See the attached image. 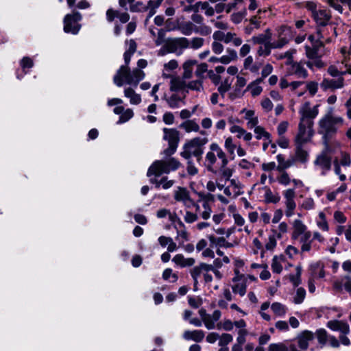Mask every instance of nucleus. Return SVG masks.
<instances>
[{"label": "nucleus", "instance_id": "obj_1", "mask_svg": "<svg viewBox=\"0 0 351 351\" xmlns=\"http://www.w3.org/2000/svg\"><path fill=\"white\" fill-rule=\"evenodd\" d=\"M210 151L206 154L205 160L207 162V169L210 171H213V167L217 162V157L221 160V166L219 171L223 178L226 180H231L233 170L227 167L228 159L226 154L223 152L222 148L216 143H213L210 145Z\"/></svg>", "mask_w": 351, "mask_h": 351}, {"label": "nucleus", "instance_id": "obj_2", "mask_svg": "<svg viewBox=\"0 0 351 351\" xmlns=\"http://www.w3.org/2000/svg\"><path fill=\"white\" fill-rule=\"evenodd\" d=\"M145 76V73L141 69H134L131 71L129 66L122 65L114 75L113 81L119 87L124 84L136 87Z\"/></svg>", "mask_w": 351, "mask_h": 351}, {"label": "nucleus", "instance_id": "obj_3", "mask_svg": "<svg viewBox=\"0 0 351 351\" xmlns=\"http://www.w3.org/2000/svg\"><path fill=\"white\" fill-rule=\"evenodd\" d=\"M342 117L335 115L330 109L319 121L318 133L325 138L335 134L339 127L343 124Z\"/></svg>", "mask_w": 351, "mask_h": 351}, {"label": "nucleus", "instance_id": "obj_4", "mask_svg": "<svg viewBox=\"0 0 351 351\" xmlns=\"http://www.w3.org/2000/svg\"><path fill=\"white\" fill-rule=\"evenodd\" d=\"M180 165V162L175 158L156 160L149 167L147 176L148 177L152 176H154V178L159 177L163 173L168 174L172 171H176Z\"/></svg>", "mask_w": 351, "mask_h": 351}, {"label": "nucleus", "instance_id": "obj_5", "mask_svg": "<svg viewBox=\"0 0 351 351\" xmlns=\"http://www.w3.org/2000/svg\"><path fill=\"white\" fill-rule=\"evenodd\" d=\"M208 141L206 137H195L191 139L184 145L183 151L180 153L181 156L186 160H190L191 156H194L199 161L204 153V146Z\"/></svg>", "mask_w": 351, "mask_h": 351}, {"label": "nucleus", "instance_id": "obj_6", "mask_svg": "<svg viewBox=\"0 0 351 351\" xmlns=\"http://www.w3.org/2000/svg\"><path fill=\"white\" fill-rule=\"evenodd\" d=\"M314 122L300 120L298 125V132L294 143H306L309 142L314 134L313 129Z\"/></svg>", "mask_w": 351, "mask_h": 351}, {"label": "nucleus", "instance_id": "obj_7", "mask_svg": "<svg viewBox=\"0 0 351 351\" xmlns=\"http://www.w3.org/2000/svg\"><path fill=\"white\" fill-rule=\"evenodd\" d=\"M163 139L168 142L169 147L164 150V154L167 156H170L173 154L178 147L180 141L179 132L174 128H164L163 129Z\"/></svg>", "mask_w": 351, "mask_h": 351}, {"label": "nucleus", "instance_id": "obj_8", "mask_svg": "<svg viewBox=\"0 0 351 351\" xmlns=\"http://www.w3.org/2000/svg\"><path fill=\"white\" fill-rule=\"evenodd\" d=\"M81 19V14L73 10L71 14H66L64 18V31L77 34L81 28V25L78 23Z\"/></svg>", "mask_w": 351, "mask_h": 351}, {"label": "nucleus", "instance_id": "obj_9", "mask_svg": "<svg viewBox=\"0 0 351 351\" xmlns=\"http://www.w3.org/2000/svg\"><path fill=\"white\" fill-rule=\"evenodd\" d=\"M178 29L180 32L185 36H190L194 32L206 36L210 35L212 32L210 27L208 25L197 26L191 21H186L182 23Z\"/></svg>", "mask_w": 351, "mask_h": 351}, {"label": "nucleus", "instance_id": "obj_10", "mask_svg": "<svg viewBox=\"0 0 351 351\" xmlns=\"http://www.w3.org/2000/svg\"><path fill=\"white\" fill-rule=\"evenodd\" d=\"M165 40L169 51L178 56L182 54L184 50L189 49V39L186 37L168 38Z\"/></svg>", "mask_w": 351, "mask_h": 351}, {"label": "nucleus", "instance_id": "obj_11", "mask_svg": "<svg viewBox=\"0 0 351 351\" xmlns=\"http://www.w3.org/2000/svg\"><path fill=\"white\" fill-rule=\"evenodd\" d=\"M317 36L323 40L326 44L332 43V36L336 38L337 36L336 24L333 22L328 25L316 27Z\"/></svg>", "mask_w": 351, "mask_h": 351}, {"label": "nucleus", "instance_id": "obj_12", "mask_svg": "<svg viewBox=\"0 0 351 351\" xmlns=\"http://www.w3.org/2000/svg\"><path fill=\"white\" fill-rule=\"evenodd\" d=\"M304 48L306 57L311 60V61L306 62V65L308 68L312 69L313 66H315L320 69L325 66V64L321 60V57L322 56L321 53H318L309 45H305Z\"/></svg>", "mask_w": 351, "mask_h": 351}, {"label": "nucleus", "instance_id": "obj_13", "mask_svg": "<svg viewBox=\"0 0 351 351\" xmlns=\"http://www.w3.org/2000/svg\"><path fill=\"white\" fill-rule=\"evenodd\" d=\"M314 166L317 170L321 171V174L324 176L331 169V157L325 152L318 154L313 162Z\"/></svg>", "mask_w": 351, "mask_h": 351}, {"label": "nucleus", "instance_id": "obj_14", "mask_svg": "<svg viewBox=\"0 0 351 351\" xmlns=\"http://www.w3.org/2000/svg\"><path fill=\"white\" fill-rule=\"evenodd\" d=\"M332 290L337 293H342L343 290L351 295V276L344 275L333 280Z\"/></svg>", "mask_w": 351, "mask_h": 351}, {"label": "nucleus", "instance_id": "obj_15", "mask_svg": "<svg viewBox=\"0 0 351 351\" xmlns=\"http://www.w3.org/2000/svg\"><path fill=\"white\" fill-rule=\"evenodd\" d=\"M283 195L285 199V215L287 217H290L294 214V210L296 208V203L295 202V192L294 189L285 190L283 192Z\"/></svg>", "mask_w": 351, "mask_h": 351}, {"label": "nucleus", "instance_id": "obj_16", "mask_svg": "<svg viewBox=\"0 0 351 351\" xmlns=\"http://www.w3.org/2000/svg\"><path fill=\"white\" fill-rule=\"evenodd\" d=\"M106 20L109 23L114 21L115 18H118L122 23H128L130 19V14L127 12H121L119 10L109 8L106 12Z\"/></svg>", "mask_w": 351, "mask_h": 351}, {"label": "nucleus", "instance_id": "obj_17", "mask_svg": "<svg viewBox=\"0 0 351 351\" xmlns=\"http://www.w3.org/2000/svg\"><path fill=\"white\" fill-rule=\"evenodd\" d=\"M314 21L316 23V27H319L328 25L331 21V13L330 10H319L313 16Z\"/></svg>", "mask_w": 351, "mask_h": 351}, {"label": "nucleus", "instance_id": "obj_18", "mask_svg": "<svg viewBox=\"0 0 351 351\" xmlns=\"http://www.w3.org/2000/svg\"><path fill=\"white\" fill-rule=\"evenodd\" d=\"M314 337L313 332L309 330H304L297 335L295 339L300 350H306L308 347L309 342L313 341Z\"/></svg>", "mask_w": 351, "mask_h": 351}, {"label": "nucleus", "instance_id": "obj_19", "mask_svg": "<svg viewBox=\"0 0 351 351\" xmlns=\"http://www.w3.org/2000/svg\"><path fill=\"white\" fill-rule=\"evenodd\" d=\"M288 73L289 75H295L298 77L305 79L308 76V72L304 66L300 63L292 61L291 63L288 64Z\"/></svg>", "mask_w": 351, "mask_h": 351}, {"label": "nucleus", "instance_id": "obj_20", "mask_svg": "<svg viewBox=\"0 0 351 351\" xmlns=\"http://www.w3.org/2000/svg\"><path fill=\"white\" fill-rule=\"evenodd\" d=\"M300 113L301 114L300 120L314 122L313 119L318 114L317 106L311 108L309 104L306 103L302 108L300 109Z\"/></svg>", "mask_w": 351, "mask_h": 351}, {"label": "nucleus", "instance_id": "obj_21", "mask_svg": "<svg viewBox=\"0 0 351 351\" xmlns=\"http://www.w3.org/2000/svg\"><path fill=\"white\" fill-rule=\"evenodd\" d=\"M287 344L284 342L271 343L268 346V351H301L298 350L292 341H287Z\"/></svg>", "mask_w": 351, "mask_h": 351}, {"label": "nucleus", "instance_id": "obj_22", "mask_svg": "<svg viewBox=\"0 0 351 351\" xmlns=\"http://www.w3.org/2000/svg\"><path fill=\"white\" fill-rule=\"evenodd\" d=\"M304 143H295V155L293 157L295 163L299 162L300 163H306L308 160V153L304 148Z\"/></svg>", "mask_w": 351, "mask_h": 351}, {"label": "nucleus", "instance_id": "obj_23", "mask_svg": "<svg viewBox=\"0 0 351 351\" xmlns=\"http://www.w3.org/2000/svg\"><path fill=\"white\" fill-rule=\"evenodd\" d=\"M199 9L202 10H204V14L207 16H212L215 14L214 8L209 5V3L206 1L202 2L199 1L196 3L194 5H192L189 8H186L184 9L185 11L193 10L194 12H197Z\"/></svg>", "mask_w": 351, "mask_h": 351}, {"label": "nucleus", "instance_id": "obj_24", "mask_svg": "<svg viewBox=\"0 0 351 351\" xmlns=\"http://www.w3.org/2000/svg\"><path fill=\"white\" fill-rule=\"evenodd\" d=\"M320 86L324 90L337 89L343 86V78L339 77L337 79H324Z\"/></svg>", "mask_w": 351, "mask_h": 351}, {"label": "nucleus", "instance_id": "obj_25", "mask_svg": "<svg viewBox=\"0 0 351 351\" xmlns=\"http://www.w3.org/2000/svg\"><path fill=\"white\" fill-rule=\"evenodd\" d=\"M280 32L279 33L278 39L273 43L270 41V46L271 49H281L289 43V39L286 37L281 36V34L287 32H290L291 28L289 27L282 25L280 27Z\"/></svg>", "mask_w": 351, "mask_h": 351}, {"label": "nucleus", "instance_id": "obj_26", "mask_svg": "<svg viewBox=\"0 0 351 351\" xmlns=\"http://www.w3.org/2000/svg\"><path fill=\"white\" fill-rule=\"evenodd\" d=\"M308 231L306 226L301 220L295 219L293 223L291 239L297 240L301 234H303Z\"/></svg>", "mask_w": 351, "mask_h": 351}, {"label": "nucleus", "instance_id": "obj_27", "mask_svg": "<svg viewBox=\"0 0 351 351\" xmlns=\"http://www.w3.org/2000/svg\"><path fill=\"white\" fill-rule=\"evenodd\" d=\"M150 182L155 185L156 189L162 187L163 189H169L175 184L174 180H169L167 176H163L160 180L157 178H150Z\"/></svg>", "mask_w": 351, "mask_h": 351}, {"label": "nucleus", "instance_id": "obj_28", "mask_svg": "<svg viewBox=\"0 0 351 351\" xmlns=\"http://www.w3.org/2000/svg\"><path fill=\"white\" fill-rule=\"evenodd\" d=\"M249 23L244 28V32L250 35L253 33L254 31L257 30L261 28L262 21L261 16H258V15H254L252 16L249 20Z\"/></svg>", "mask_w": 351, "mask_h": 351}, {"label": "nucleus", "instance_id": "obj_29", "mask_svg": "<svg viewBox=\"0 0 351 351\" xmlns=\"http://www.w3.org/2000/svg\"><path fill=\"white\" fill-rule=\"evenodd\" d=\"M205 336V333L202 330H185L182 334V337L186 340H192L195 342H201Z\"/></svg>", "mask_w": 351, "mask_h": 351}, {"label": "nucleus", "instance_id": "obj_30", "mask_svg": "<svg viewBox=\"0 0 351 351\" xmlns=\"http://www.w3.org/2000/svg\"><path fill=\"white\" fill-rule=\"evenodd\" d=\"M210 241V247H220L230 248L233 247V244L227 241L224 237H216L213 234H210L208 237Z\"/></svg>", "mask_w": 351, "mask_h": 351}, {"label": "nucleus", "instance_id": "obj_31", "mask_svg": "<svg viewBox=\"0 0 351 351\" xmlns=\"http://www.w3.org/2000/svg\"><path fill=\"white\" fill-rule=\"evenodd\" d=\"M271 39V32L269 29H267L264 34H260L257 36H254L251 38V41L254 45H265L267 43H270Z\"/></svg>", "mask_w": 351, "mask_h": 351}, {"label": "nucleus", "instance_id": "obj_32", "mask_svg": "<svg viewBox=\"0 0 351 351\" xmlns=\"http://www.w3.org/2000/svg\"><path fill=\"white\" fill-rule=\"evenodd\" d=\"M311 232L310 231L301 234L299 237L300 243H301V252H309L311 250V243L313 239H311Z\"/></svg>", "mask_w": 351, "mask_h": 351}, {"label": "nucleus", "instance_id": "obj_33", "mask_svg": "<svg viewBox=\"0 0 351 351\" xmlns=\"http://www.w3.org/2000/svg\"><path fill=\"white\" fill-rule=\"evenodd\" d=\"M197 64L195 60H188L185 61L182 65L183 68V79H191L193 77V67Z\"/></svg>", "mask_w": 351, "mask_h": 351}, {"label": "nucleus", "instance_id": "obj_34", "mask_svg": "<svg viewBox=\"0 0 351 351\" xmlns=\"http://www.w3.org/2000/svg\"><path fill=\"white\" fill-rule=\"evenodd\" d=\"M124 96L130 99V103L132 105H138L142 101L141 95L136 93L132 87L124 89Z\"/></svg>", "mask_w": 351, "mask_h": 351}, {"label": "nucleus", "instance_id": "obj_35", "mask_svg": "<svg viewBox=\"0 0 351 351\" xmlns=\"http://www.w3.org/2000/svg\"><path fill=\"white\" fill-rule=\"evenodd\" d=\"M172 261L182 267L192 266L195 262L193 258H184L181 254H176L173 258Z\"/></svg>", "mask_w": 351, "mask_h": 351}, {"label": "nucleus", "instance_id": "obj_36", "mask_svg": "<svg viewBox=\"0 0 351 351\" xmlns=\"http://www.w3.org/2000/svg\"><path fill=\"white\" fill-rule=\"evenodd\" d=\"M179 128L184 130L186 132L189 133L191 132H197L199 131V125L193 119H188L182 122Z\"/></svg>", "mask_w": 351, "mask_h": 351}, {"label": "nucleus", "instance_id": "obj_37", "mask_svg": "<svg viewBox=\"0 0 351 351\" xmlns=\"http://www.w3.org/2000/svg\"><path fill=\"white\" fill-rule=\"evenodd\" d=\"M195 212L204 220H208L210 218L212 214V208L210 206L202 205V208L199 204L195 205Z\"/></svg>", "mask_w": 351, "mask_h": 351}, {"label": "nucleus", "instance_id": "obj_38", "mask_svg": "<svg viewBox=\"0 0 351 351\" xmlns=\"http://www.w3.org/2000/svg\"><path fill=\"white\" fill-rule=\"evenodd\" d=\"M233 340V337L232 335L228 333H223L222 335H219V346L221 347L219 351H229V348H228V345L232 342Z\"/></svg>", "mask_w": 351, "mask_h": 351}, {"label": "nucleus", "instance_id": "obj_39", "mask_svg": "<svg viewBox=\"0 0 351 351\" xmlns=\"http://www.w3.org/2000/svg\"><path fill=\"white\" fill-rule=\"evenodd\" d=\"M276 158L278 162L276 169L279 171H282L295 164L293 158L286 160L282 154H278Z\"/></svg>", "mask_w": 351, "mask_h": 351}, {"label": "nucleus", "instance_id": "obj_40", "mask_svg": "<svg viewBox=\"0 0 351 351\" xmlns=\"http://www.w3.org/2000/svg\"><path fill=\"white\" fill-rule=\"evenodd\" d=\"M243 112H245V119L247 120V125L248 128L252 129L257 126L258 123V119L257 117L254 116V111L252 110H243Z\"/></svg>", "mask_w": 351, "mask_h": 351}, {"label": "nucleus", "instance_id": "obj_41", "mask_svg": "<svg viewBox=\"0 0 351 351\" xmlns=\"http://www.w3.org/2000/svg\"><path fill=\"white\" fill-rule=\"evenodd\" d=\"M346 70H342L341 68L339 69L336 66L331 65L328 69V73L333 77H342L346 73L351 74V66H347Z\"/></svg>", "mask_w": 351, "mask_h": 351}, {"label": "nucleus", "instance_id": "obj_42", "mask_svg": "<svg viewBox=\"0 0 351 351\" xmlns=\"http://www.w3.org/2000/svg\"><path fill=\"white\" fill-rule=\"evenodd\" d=\"M189 196L190 194L189 191L184 187L179 186L174 192V199L177 202H183L184 200H186Z\"/></svg>", "mask_w": 351, "mask_h": 351}, {"label": "nucleus", "instance_id": "obj_43", "mask_svg": "<svg viewBox=\"0 0 351 351\" xmlns=\"http://www.w3.org/2000/svg\"><path fill=\"white\" fill-rule=\"evenodd\" d=\"M240 9L241 10L239 12H234L230 16V19L234 24L240 23L247 14V10L245 5L241 7Z\"/></svg>", "mask_w": 351, "mask_h": 351}, {"label": "nucleus", "instance_id": "obj_44", "mask_svg": "<svg viewBox=\"0 0 351 351\" xmlns=\"http://www.w3.org/2000/svg\"><path fill=\"white\" fill-rule=\"evenodd\" d=\"M170 89L173 91H178L186 87V83L180 77H173L171 80Z\"/></svg>", "mask_w": 351, "mask_h": 351}, {"label": "nucleus", "instance_id": "obj_45", "mask_svg": "<svg viewBox=\"0 0 351 351\" xmlns=\"http://www.w3.org/2000/svg\"><path fill=\"white\" fill-rule=\"evenodd\" d=\"M285 261L283 256H275L273 258L271 263V269L273 272L280 274L282 271V266L281 263Z\"/></svg>", "mask_w": 351, "mask_h": 351}, {"label": "nucleus", "instance_id": "obj_46", "mask_svg": "<svg viewBox=\"0 0 351 351\" xmlns=\"http://www.w3.org/2000/svg\"><path fill=\"white\" fill-rule=\"evenodd\" d=\"M254 133L256 134V138L261 139L265 138L266 140H269V143H271V134L267 132L265 128L262 126H256L254 128Z\"/></svg>", "mask_w": 351, "mask_h": 351}, {"label": "nucleus", "instance_id": "obj_47", "mask_svg": "<svg viewBox=\"0 0 351 351\" xmlns=\"http://www.w3.org/2000/svg\"><path fill=\"white\" fill-rule=\"evenodd\" d=\"M167 102L170 108H177L180 107L183 100L179 95L173 94L167 99Z\"/></svg>", "mask_w": 351, "mask_h": 351}, {"label": "nucleus", "instance_id": "obj_48", "mask_svg": "<svg viewBox=\"0 0 351 351\" xmlns=\"http://www.w3.org/2000/svg\"><path fill=\"white\" fill-rule=\"evenodd\" d=\"M244 5L243 0H234L228 3H225L226 12L230 13L232 10H239Z\"/></svg>", "mask_w": 351, "mask_h": 351}, {"label": "nucleus", "instance_id": "obj_49", "mask_svg": "<svg viewBox=\"0 0 351 351\" xmlns=\"http://www.w3.org/2000/svg\"><path fill=\"white\" fill-rule=\"evenodd\" d=\"M316 337L318 340V342L323 346L326 345L329 339V336L328 335L327 331L324 328H320L317 330L315 332Z\"/></svg>", "mask_w": 351, "mask_h": 351}, {"label": "nucleus", "instance_id": "obj_50", "mask_svg": "<svg viewBox=\"0 0 351 351\" xmlns=\"http://www.w3.org/2000/svg\"><path fill=\"white\" fill-rule=\"evenodd\" d=\"M204 44V39L201 37H193L191 40L189 39V48L197 50L201 48Z\"/></svg>", "mask_w": 351, "mask_h": 351}, {"label": "nucleus", "instance_id": "obj_51", "mask_svg": "<svg viewBox=\"0 0 351 351\" xmlns=\"http://www.w3.org/2000/svg\"><path fill=\"white\" fill-rule=\"evenodd\" d=\"M296 50L295 49H290L285 53H282L280 54H276L275 55V57L277 60H282L284 58L287 59L286 64H289V63H291L293 60V56L294 53H295Z\"/></svg>", "mask_w": 351, "mask_h": 351}, {"label": "nucleus", "instance_id": "obj_52", "mask_svg": "<svg viewBox=\"0 0 351 351\" xmlns=\"http://www.w3.org/2000/svg\"><path fill=\"white\" fill-rule=\"evenodd\" d=\"M271 49L270 43H267L266 44L258 47L257 49V54L258 56L266 57L271 54Z\"/></svg>", "mask_w": 351, "mask_h": 351}, {"label": "nucleus", "instance_id": "obj_53", "mask_svg": "<svg viewBox=\"0 0 351 351\" xmlns=\"http://www.w3.org/2000/svg\"><path fill=\"white\" fill-rule=\"evenodd\" d=\"M224 147L226 149L228 154L230 155L231 158L234 159L236 145L233 143V141L231 137H228L225 140Z\"/></svg>", "mask_w": 351, "mask_h": 351}, {"label": "nucleus", "instance_id": "obj_54", "mask_svg": "<svg viewBox=\"0 0 351 351\" xmlns=\"http://www.w3.org/2000/svg\"><path fill=\"white\" fill-rule=\"evenodd\" d=\"M319 220L317 222V226L322 230L324 232H328L329 230V226L328 222L326 221V215L323 212H320L319 213Z\"/></svg>", "mask_w": 351, "mask_h": 351}, {"label": "nucleus", "instance_id": "obj_55", "mask_svg": "<svg viewBox=\"0 0 351 351\" xmlns=\"http://www.w3.org/2000/svg\"><path fill=\"white\" fill-rule=\"evenodd\" d=\"M271 310L278 316H282L286 313V307L279 302H274L271 304Z\"/></svg>", "mask_w": 351, "mask_h": 351}, {"label": "nucleus", "instance_id": "obj_56", "mask_svg": "<svg viewBox=\"0 0 351 351\" xmlns=\"http://www.w3.org/2000/svg\"><path fill=\"white\" fill-rule=\"evenodd\" d=\"M232 82L228 78L225 79L218 87L219 94L223 97L226 93H227L231 88Z\"/></svg>", "mask_w": 351, "mask_h": 351}, {"label": "nucleus", "instance_id": "obj_57", "mask_svg": "<svg viewBox=\"0 0 351 351\" xmlns=\"http://www.w3.org/2000/svg\"><path fill=\"white\" fill-rule=\"evenodd\" d=\"M265 198L267 202L274 204L278 203L280 199V197L278 194H274L269 189L266 190Z\"/></svg>", "mask_w": 351, "mask_h": 351}, {"label": "nucleus", "instance_id": "obj_58", "mask_svg": "<svg viewBox=\"0 0 351 351\" xmlns=\"http://www.w3.org/2000/svg\"><path fill=\"white\" fill-rule=\"evenodd\" d=\"M186 87L192 90L201 91L203 89L202 80L198 78L191 81L186 85Z\"/></svg>", "mask_w": 351, "mask_h": 351}, {"label": "nucleus", "instance_id": "obj_59", "mask_svg": "<svg viewBox=\"0 0 351 351\" xmlns=\"http://www.w3.org/2000/svg\"><path fill=\"white\" fill-rule=\"evenodd\" d=\"M130 10L132 12H143L147 11L146 5L142 1L134 2L130 5Z\"/></svg>", "mask_w": 351, "mask_h": 351}, {"label": "nucleus", "instance_id": "obj_60", "mask_svg": "<svg viewBox=\"0 0 351 351\" xmlns=\"http://www.w3.org/2000/svg\"><path fill=\"white\" fill-rule=\"evenodd\" d=\"M134 116V112L131 108L124 109L122 114L119 117V123H123L129 121Z\"/></svg>", "mask_w": 351, "mask_h": 351}, {"label": "nucleus", "instance_id": "obj_61", "mask_svg": "<svg viewBox=\"0 0 351 351\" xmlns=\"http://www.w3.org/2000/svg\"><path fill=\"white\" fill-rule=\"evenodd\" d=\"M195 74V75L202 80L204 78V74L208 71V64L205 62L201 64H197Z\"/></svg>", "mask_w": 351, "mask_h": 351}, {"label": "nucleus", "instance_id": "obj_62", "mask_svg": "<svg viewBox=\"0 0 351 351\" xmlns=\"http://www.w3.org/2000/svg\"><path fill=\"white\" fill-rule=\"evenodd\" d=\"M232 291L234 293H238L241 296H243L246 293L247 286L245 282L237 283L232 286Z\"/></svg>", "mask_w": 351, "mask_h": 351}, {"label": "nucleus", "instance_id": "obj_63", "mask_svg": "<svg viewBox=\"0 0 351 351\" xmlns=\"http://www.w3.org/2000/svg\"><path fill=\"white\" fill-rule=\"evenodd\" d=\"M222 16H218L216 19H211L210 22L214 25V26L222 30H226L228 28V23L226 22L222 21L221 19Z\"/></svg>", "mask_w": 351, "mask_h": 351}, {"label": "nucleus", "instance_id": "obj_64", "mask_svg": "<svg viewBox=\"0 0 351 351\" xmlns=\"http://www.w3.org/2000/svg\"><path fill=\"white\" fill-rule=\"evenodd\" d=\"M230 187H232L234 196L240 195L243 192L241 191V183L236 179L230 180Z\"/></svg>", "mask_w": 351, "mask_h": 351}]
</instances>
